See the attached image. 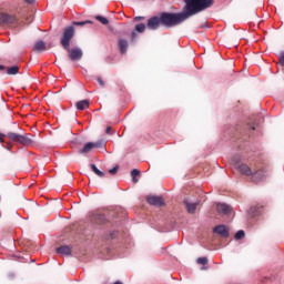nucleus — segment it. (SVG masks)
<instances>
[{
  "label": "nucleus",
  "mask_w": 284,
  "mask_h": 284,
  "mask_svg": "<svg viewBox=\"0 0 284 284\" xmlns=\"http://www.w3.org/2000/svg\"><path fill=\"white\" fill-rule=\"evenodd\" d=\"M237 169L244 176H250L253 183H261V181L265 179V170L263 169L252 171L247 164H241L237 166Z\"/></svg>",
  "instance_id": "nucleus-3"
},
{
  "label": "nucleus",
  "mask_w": 284,
  "mask_h": 284,
  "mask_svg": "<svg viewBox=\"0 0 284 284\" xmlns=\"http://www.w3.org/2000/svg\"><path fill=\"white\" fill-rule=\"evenodd\" d=\"M143 19H145V18L144 17H135L133 21L135 23H139V21H143Z\"/></svg>",
  "instance_id": "nucleus-29"
},
{
  "label": "nucleus",
  "mask_w": 284,
  "mask_h": 284,
  "mask_svg": "<svg viewBox=\"0 0 284 284\" xmlns=\"http://www.w3.org/2000/svg\"><path fill=\"white\" fill-rule=\"evenodd\" d=\"M75 108L80 112H83V110H88V108H90V101L89 100H81V101L75 103Z\"/></svg>",
  "instance_id": "nucleus-15"
},
{
  "label": "nucleus",
  "mask_w": 284,
  "mask_h": 284,
  "mask_svg": "<svg viewBox=\"0 0 284 284\" xmlns=\"http://www.w3.org/2000/svg\"><path fill=\"white\" fill-rule=\"evenodd\" d=\"M146 201L150 205H154L155 207H161V205H164L163 197L156 196V195H149L146 197Z\"/></svg>",
  "instance_id": "nucleus-8"
},
{
  "label": "nucleus",
  "mask_w": 284,
  "mask_h": 284,
  "mask_svg": "<svg viewBox=\"0 0 284 284\" xmlns=\"http://www.w3.org/2000/svg\"><path fill=\"white\" fill-rule=\"evenodd\" d=\"M184 2L186 4L185 12H163L160 14L162 26L165 28L181 26V23L186 19H190V17H194V14H199V12H203V10H207V8H212V6H214V0H184Z\"/></svg>",
  "instance_id": "nucleus-1"
},
{
  "label": "nucleus",
  "mask_w": 284,
  "mask_h": 284,
  "mask_svg": "<svg viewBox=\"0 0 284 284\" xmlns=\"http://www.w3.org/2000/svg\"><path fill=\"white\" fill-rule=\"evenodd\" d=\"M24 1L26 3H30V4L34 3V0H24Z\"/></svg>",
  "instance_id": "nucleus-32"
},
{
  "label": "nucleus",
  "mask_w": 284,
  "mask_h": 284,
  "mask_svg": "<svg viewBox=\"0 0 284 284\" xmlns=\"http://www.w3.org/2000/svg\"><path fill=\"white\" fill-rule=\"evenodd\" d=\"M17 21H18L17 16L0 12V26H14Z\"/></svg>",
  "instance_id": "nucleus-5"
},
{
  "label": "nucleus",
  "mask_w": 284,
  "mask_h": 284,
  "mask_svg": "<svg viewBox=\"0 0 284 284\" xmlns=\"http://www.w3.org/2000/svg\"><path fill=\"white\" fill-rule=\"evenodd\" d=\"M118 45H119L120 52L122 54H125L128 52V40L120 39L119 42H118Z\"/></svg>",
  "instance_id": "nucleus-16"
},
{
  "label": "nucleus",
  "mask_w": 284,
  "mask_h": 284,
  "mask_svg": "<svg viewBox=\"0 0 284 284\" xmlns=\"http://www.w3.org/2000/svg\"><path fill=\"white\" fill-rule=\"evenodd\" d=\"M111 132H112V126H108L106 130H105V133L111 134Z\"/></svg>",
  "instance_id": "nucleus-31"
},
{
  "label": "nucleus",
  "mask_w": 284,
  "mask_h": 284,
  "mask_svg": "<svg viewBox=\"0 0 284 284\" xmlns=\"http://www.w3.org/2000/svg\"><path fill=\"white\" fill-rule=\"evenodd\" d=\"M119 172V166H114L111 170H109V173H111L112 175L116 174Z\"/></svg>",
  "instance_id": "nucleus-26"
},
{
  "label": "nucleus",
  "mask_w": 284,
  "mask_h": 284,
  "mask_svg": "<svg viewBox=\"0 0 284 284\" xmlns=\"http://www.w3.org/2000/svg\"><path fill=\"white\" fill-rule=\"evenodd\" d=\"M7 139H10L13 143H20V145H28L30 143V139L26 138V135L13 132L7 133Z\"/></svg>",
  "instance_id": "nucleus-4"
},
{
  "label": "nucleus",
  "mask_w": 284,
  "mask_h": 284,
  "mask_svg": "<svg viewBox=\"0 0 284 284\" xmlns=\"http://www.w3.org/2000/svg\"><path fill=\"white\" fill-rule=\"evenodd\" d=\"M95 19H97V21H100V23H102V26H108V23H110L108 18H105L103 16H97Z\"/></svg>",
  "instance_id": "nucleus-21"
},
{
  "label": "nucleus",
  "mask_w": 284,
  "mask_h": 284,
  "mask_svg": "<svg viewBox=\"0 0 284 284\" xmlns=\"http://www.w3.org/2000/svg\"><path fill=\"white\" fill-rule=\"evenodd\" d=\"M139 174H141V171L133 169L131 171V176H132V181L133 183H139V180L136 179V176H139Z\"/></svg>",
  "instance_id": "nucleus-20"
},
{
  "label": "nucleus",
  "mask_w": 284,
  "mask_h": 284,
  "mask_svg": "<svg viewBox=\"0 0 284 284\" xmlns=\"http://www.w3.org/2000/svg\"><path fill=\"white\" fill-rule=\"evenodd\" d=\"M136 32H139L140 34H142V32H145V23H139L135 26L134 31L131 33V41L136 40Z\"/></svg>",
  "instance_id": "nucleus-12"
},
{
  "label": "nucleus",
  "mask_w": 284,
  "mask_h": 284,
  "mask_svg": "<svg viewBox=\"0 0 284 284\" xmlns=\"http://www.w3.org/2000/svg\"><path fill=\"white\" fill-rule=\"evenodd\" d=\"M91 170L92 172H94V174H97V176H100V179H103V176H105V173L99 170V168H97V164H91Z\"/></svg>",
  "instance_id": "nucleus-18"
},
{
  "label": "nucleus",
  "mask_w": 284,
  "mask_h": 284,
  "mask_svg": "<svg viewBox=\"0 0 284 284\" xmlns=\"http://www.w3.org/2000/svg\"><path fill=\"white\" fill-rule=\"evenodd\" d=\"M90 219L95 225H103L105 223V215L101 213H93Z\"/></svg>",
  "instance_id": "nucleus-10"
},
{
  "label": "nucleus",
  "mask_w": 284,
  "mask_h": 284,
  "mask_svg": "<svg viewBox=\"0 0 284 284\" xmlns=\"http://www.w3.org/2000/svg\"><path fill=\"white\" fill-rule=\"evenodd\" d=\"M184 205L189 214H194V212H196V206L199 205V203L184 200Z\"/></svg>",
  "instance_id": "nucleus-14"
},
{
  "label": "nucleus",
  "mask_w": 284,
  "mask_h": 284,
  "mask_svg": "<svg viewBox=\"0 0 284 284\" xmlns=\"http://www.w3.org/2000/svg\"><path fill=\"white\" fill-rule=\"evenodd\" d=\"M98 83H100L102 88L105 87V82H103V79L101 78H98Z\"/></svg>",
  "instance_id": "nucleus-30"
},
{
  "label": "nucleus",
  "mask_w": 284,
  "mask_h": 284,
  "mask_svg": "<svg viewBox=\"0 0 284 284\" xmlns=\"http://www.w3.org/2000/svg\"><path fill=\"white\" fill-rule=\"evenodd\" d=\"M278 61L281 65H284V52H281L278 55Z\"/></svg>",
  "instance_id": "nucleus-25"
},
{
  "label": "nucleus",
  "mask_w": 284,
  "mask_h": 284,
  "mask_svg": "<svg viewBox=\"0 0 284 284\" xmlns=\"http://www.w3.org/2000/svg\"><path fill=\"white\" fill-rule=\"evenodd\" d=\"M7 74H10V75L19 74V67L18 65L9 67L7 69Z\"/></svg>",
  "instance_id": "nucleus-19"
},
{
  "label": "nucleus",
  "mask_w": 284,
  "mask_h": 284,
  "mask_svg": "<svg viewBox=\"0 0 284 284\" xmlns=\"http://www.w3.org/2000/svg\"><path fill=\"white\" fill-rule=\"evenodd\" d=\"M245 236V231L240 230L235 233V239L236 241H241V239H243Z\"/></svg>",
  "instance_id": "nucleus-22"
},
{
  "label": "nucleus",
  "mask_w": 284,
  "mask_h": 284,
  "mask_svg": "<svg viewBox=\"0 0 284 284\" xmlns=\"http://www.w3.org/2000/svg\"><path fill=\"white\" fill-rule=\"evenodd\" d=\"M33 50L36 52H43L45 50V42L39 40L34 43Z\"/></svg>",
  "instance_id": "nucleus-17"
},
{
  "label": "nucleus",
  "mask_w": 284,
  "mask_h": 284,
  "mask_svg": "<svg viewBox=\"0 0 284 284\" xmlns=\"http://www.w3.org/2000/svg\"><path fill=\"white\" fill-rule=\"evenodd\" d=\"M105 144L103 142H89L83 145V148L79 151V154H89V152H92V150H97L99 148H104Z\"/></svg>",
  "instance_id": "nucleus-6"
},
{
  "label": "nucleus",
  "mask_w": 284,
  "mask_h": 284,
  "mask_svg": "<svg viewBox=\"0 0 284 284\" xmlns=\"http://www.w3.org/2000/svg\"><path fill=\"white\" fill-rule=\"evenodd\" d=\"M196 263H197L199 265H207V257H199V258L196 260Z\"/></svg>",
  "instance_id": "nucleus-23"
},
{
  "label": "nucleus",
  "mask_w": 284,
  "mask_h": 284,
  "mask_svg": "<svg viewBox=\"0 0 284 284\" xmlns=\"http://www.w3.org/2000/svg\"><path fill=\"white\" fill-rule=\"evenodd\" d=\"M4 136H8V135L6 133L0 132V143H6V139H3Z\"/></svg>",
  "instance_id": "nucleus-28"
},
{
  "label": "nucleus",
  "mask_w": 284,
  "mask_h": 284,
  "mask_svg": "<svg viewBox=\"0 0 284 284\" xmlns=\"http://www.w3.org/2000/svg\"><path fill=\"white\" fill-rule=\"evenodd\" d=\"M214 234H219L220 236H223V239H227L230 236V231L227 230V226L221 224L213 229Z\"/></svg>",
  "instance_id": "nucleus-9"
},
{
  "label": "nucleus",
  "mask_w": 284,
  "mask_h": 284,
  "mask_svg": "<svg viewBox=\"0 0 284 284\" xmlns=\"http://www.w3.org/2000/svg\"><path fill=\"white\" fill-rule=\"evenodd\" d=\"M85 23H90V21H78V22H73V26H85Z\"/></svg>",
  "instance_id": "nucleus-27"
},
{
  "label": "nucleus",
  "mask_w": 284,
  "mask_h": 284,
  "mask_svg": "<svg viewBox=\"0 0 284 284\" xmlns=\"http://www.w3.org/2000/svg\"><path fill=\"white\" fill-rule=\"evenodd\" d=\"M250 214H253V216H257L258 211L256 210V206H252V207L250 209Z\"/></svg>",
  "instance_id": "nucleus-24"
},
{
  "label": "nucleus",
  "mask_w": 284,
  "mask_h": 284,
  "mask_svg": "<svg viewBox=\"0 0 284 284\" xmlns=\"http://www.w3.org/2000/svg\"><path fill=\"white\" fill-rule=\"evenodd\" d=\"M72 39H74V27L70 26L63 30L60 43L69 53L71 61H81V59H83V51L80 48L70 49V41H72Z\"/></svg>",
  "instance_id": "nucleus-2"
},
{
  "label": "nucleus",
  "mask_w": 284,
  "mask_h": 284,
  "mask_svg": "<svg viewBox=\"0 0 284 284\" xmlns=\"http://www.w3.org/2000/svg\"><path fill=\"white\" fill-rule=\"evenodd\" d=\"M4 69H6V67H3V65L0 64V70H4Z\"/></svg>",
  "instance_id": "nucleus-33"
},
{
  "label": "nucleus",
  "mask_w": 284,
  "mask_h": 284,
  "mask_svg": "<svg viewBox=\"0 0 284 284\" xmlns=\"http://www.w3.org/2000/svg\"><path fill=\"white\" fill-rule=\"evenodd\" d=\"M216 210L219 214H230V212H232V206L225 203H217Z\"/></svg>",
  "instance_id": "nucleus-11"
},
{
  "label": "nucleus",
  "mask_w": 284,
  "mask_h": 284,
  "mask_svg": "<svg viewBox=\"0 0 284 284\" xmlns=\"http://www.w3.org/2000/svg\"><path fill=\"white\" fill-rule=\"evenodd\" d=\"M163 26L162 21H161V16L160 17H152L148 20L146 22V28L149 30H159V28Z\"/></svg>",
  "instance_id": "nucleus-7"
},
{
  "label": "nucleus",
  "mask_w": 284,
  "mask_h": 284,
  "mask_svg": "<svg viewBox=\"0 0 284 284\" xmlns=\"http://www.w3.org/2000/svg\"><path fill=\"white\" fill-rule=\"evenodd\" d=\"M57 254H61L62 256H70L72 254V248L68 245H62L55 250Z\"/></svg>",
  "instance_id": "nucleus-13"
}]
</instances>
